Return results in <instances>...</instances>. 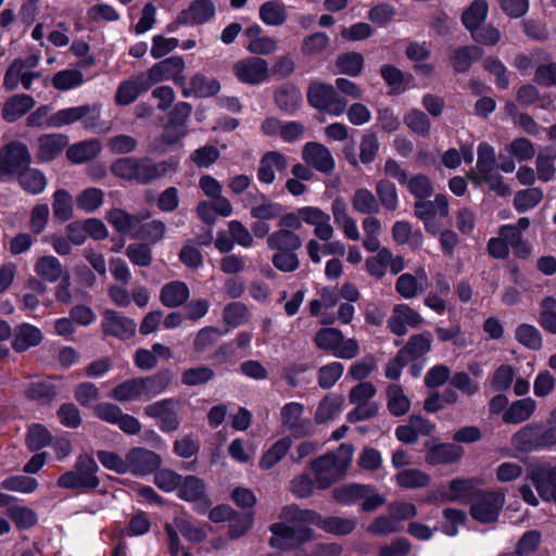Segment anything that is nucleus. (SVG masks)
Wrapping results in <instances>:
<instances>
[{
  "instance_id": "f257e3e1",
  "label": "nucleus",
  "mask_w": 556,
  "mask_h": 556,
  "mask_svg": "<svg viewBox=\"0 0 556 556\" xmlns=\"http://www.w3.org/2000/svg\"><path fill=\"white\" fill-rule=\"evenodd\" d=\"M311 525L334 535H346L355 529L356 521L338 516L323 518L315 510L301 509L295 504L286 505L279 513V521L269 527V545L280 551L298 548L313 539Z\"/></svg>"
},
{
  "instance_id": "f03ea898",
  "label": "nucleus",
  "mask_w": 556,
  "mask_h": 556,
  "mask_svg": "<svg viewBox=\"0 0 556 556\" xmlns=\"http://www.w3.org/2000/svg\"><path fill=\"white\" fill-rule=\"evenodd\" d=\"M48 105H41L34 111L27 118L28 126L48 128H62L80 122L87 130H94L100 126L102 105L99 103L83 104L61 109L49 115Z\"/></svg>"
},
{
  "instance_id": "7ed1b4c3",
  "label": "nucleus",
  "mask_w": 556,
  "mask_h": 556,
  "mask_svg": "<svg viewBox=\"0 0 556 556\" xmlns=\"http://www.w3.org/2000/svg\"><path fill=\"white\" fill-rule=\"evenodd\" d=\"M176 170V162H154L150 157H121L111 164V172L115 177L140 185L151 184Z\"/></svg>"
},
{
  "instance_id": "20e7f679",
  "label": "nucleus",
  "mask_w": 556,
  "mask_h": 556,
  "mask_svg": "<svg viewBox=\"0 0 556 556\" xmlns=\"http://www.w3.org/2000/svg\"><path fill=\"white\" fill-rule=\"evenodd\" d=\"M353 452L351 444H341L337 452L324 454L312 460L311 470L316 486L325 490L341 480L352 462Z\"/></svg>"
},
{
  "instance_id": "39448f33",
  "label": "nucleus",
  "mask_w": 556,
  "mask_h": 556,
  "mask_svg": "<svg viewBox=\"0 0 556 556\" xmlns=\"http://www.w3.org/2000/svg\"><path fill=\"white\" fill-rule=\"evenodd\" d=\"M169 371H160L144 378H131L114 387L109 396L117 402L150 400L161 394L170 383Z\"/></svg>"
},
{
  "instance_id": "423d86ee",
  "label": "nucleus",
  "mask_w": 556,
  "mask_h": 556,
  "mask_svg": "<svg viewBox=\"0 0 556 556\" xmlns=\"http://www.w3.org/2000/svg\"><path fill=\"white\" fill-rule=\"evenodd\" d=\"M278 222L279 229L289 231L299 230L305 223L313 227L315 237L321 241L331 240L334 236V228L331 225V217L317 206H303L295 212L281 214Z\"/></svg>"
},
{
  "instance_id": "0eeeda50",
  "label": "nucleus",
  "mask_w": 556,
  "mask_h": 556,
  "mask_svg": "<svg viewBox=\"0 0 556 556\" xmlns=\"http://www.w3.org/2000/svg\"><path fill=\"white\" fill-rule=\"evenodd\" d=\"M99 466L94 458L81 453L71 470L58 478V486L66 490H94L100 485Z\"/></svg>"
},
{
  "instance_id": "6e6552de",
  "label": "nucleus",
  "mask_w": 556,
  "mask_h": 556,
  "mask_svg": "<svg viewBox=\"0 0 556 556\" xmlns=\"http://www.w3.org/2000/svg\"><path fill=\"white\" fill-rule=\"evenodd\" d=\"M315 346L341 359H352L359 354L358 341L345 338L341 330L332 327L319 329L313 339Z\"/></svg>"
},
{
  "instance_id": "1a4fd4ad",
  "label": "nucleus",
  "mask_w": 556,
  "mask_h": 556,
  "mask_svg": "<svg viewBox=\"0 0 556 556\" xmlns=\"http://www.w3.org/2000/svg\"><path fill=\"white\" fill-rule=\"evenodd\" d=\"M306 96L311 106L331 116H340L346 110L348 102L338 94L332 85L313 81L307 88Z\"/></svg>"
},
{
  "instance_id": "9d476101",
  "label": "nucleus",
  "mask_w": 556,
  "mask_h": 556,
  "mask_svg": "<svg viewBox=\"0 0 556 556\" xmlns=\"http://www.w3.org/2000/svg\"><path fill=\"white\" fill-rule=\"evenodd\" d=\"M39 60L37 54H30L25 59H15L4 74L3 87L12 91L22 84L26 90H29L33 80L40 77V73L34 71L38 66Z\"/></svg>"
},
{
  "instance_id": "9b49d317",
  "label": "nucleus",
  "mask_w": 556,
  "mask_h": 556,
  "mask_svg": "<svg viewBox=\"0 0 556 556\" xmlns=\"http://www.w3.org/2000/svg\"><path fill=\"white\" fill-rule=\"evenodd\" d=\"M505 504V494L502 491H481L471 500L470 515L482 523L497 521Z\"/></svg>"
},
{
  "instance_id": "f8f14e48",
  "label": "nucleus",
  "mask_w": 556,
  "mask_h": 556,
  "mask_svg": "<svg viewBox=\"0 0 556 556\" xmlns=\"http://www.w3.org/2000/svg\"><path fill=\"white\" fill-rule=\"evenodd\" d=\"M30 163V154L25 143L12 141L0 150V181L15 175Z\"/></svg>"
},
{
  "instance_id": "ddd939ff",
  "label": "nucleus",
  "mask_w": 556,
  "mask_h": 556,
  "mask_svg": "<svg viewBox=\"0 0 556 556\" xmlns=\"http://www.w3.org/2000/svg\"><path fill=\"white\" fill-rule=\"evenodd\" d=\"M232 73L242 84L260 85L269 77V65L260 56H248L233 63Z\"/></svg>"
},
{
  "instance_id": "4468645a",
  "label": "nucleus",
  "mask_w": 556,
  "mask_h": 556,
  "mask_svg": "<svg viewBox=\"0 0 556 556\" xmlns=\"http://www.w3.org/2000/svg\"><path fill=\"white\" fill-rule=\"evenodd\" d=\"M185 61L180 56H170L154 64L148 72L143 73L150 86L163 81L173 80L177 86L184 87L186 77L184 75Z\"/></svg>"
},
{
  "instance_id": "2eb2a0df",
  "label": "nucleus",
  "mask_w": 556,
  "mask_h": 556,
  "mask_svg": "<svg viewBox=\"0 0 556 556\" xmlns=\"http://www.w3.org/2000/svg\"><path fill=\"white\" fill-rule=\"evenodd\" d=\"M179 402L175 399H164L151 403L144 407L148 417L157 420V426L163 432L176 431L180 426L178 417Z\"/></svg>"
},
{
  "instance_id": "dca6fc26",
  "label": "nucleus",
  "mask_w": 556,
  "mask_h": 556,
  "mask_svg": "<svg viewBox=\"0 0 556 556\" xmlns=\"http://www.w3.org/2000/svg\"><path fill=\"white\" fill-rule=\"evenodd\" d=\"M425 324L424 317L408 304H395L392 308L391 315L387 320V328L393 334L403 337L408 332V329H417Z\"/></svg>"
},
{
  "instance_id": "f3484780",
  "label": "nucleus",
  "mask_w": 556,
  "mask_h": 556,
  "mask_svg": "<svg viewBox=\"0 0 556 556\" xmlns=\"http://www.w3.org/2000/svg\"><path fill=\"white\" fill-rule=\"evenodd\" d=\"M245 208L250 210L251 217L257 220H273L281 216L283 207L258 190L249 191L242 198Z\"/></svg>"
},
{
  "instance_id": "a211bd4d",
  "label": "nucleus",
  "mask_w": 556,
  "mask_h": 556,
  "mask_svg": "<svg viewBox=\"0 0 556 556\" xmlns=\"http://www.w3.org/2000/svg\"><path fill=\"white\" fill-rule=\"evenodd\" d=\"M540 497L556 503V466L551 464L532 465L527 472Z\"/></svg>"
},
{
  "instance_id": "6ab92c4d",
  "label": "nucleus",
  "mask_w": 556,
  "mask_h": 556,
  "mask_svg": "<svg viewBox=\"0 0 556 556\" xmlns=\"http://www.w3.org/2000/svg\"><path fill=\"white\" fill-rule=\"evenodd\" d=\"M101 327L105 334L121 340L131 338L137 330V324L134 319L113 309H105L103 312Z\"/></svg>"
},
{
  "instance_id": "aec40b11",
  "label": "nucleus",
  "mask_w": 556,
  "mask_h": 556,
  "mask_svg": "<svg viewBox=\"0 0 556 556\" xmlns=\"http://www.w3.org/2000/svg\"><path fill=\"white\" fill-rule=\"evenodd\" d=\"M303 412L304 406L298 402H290L280 410L282 426L296 438L305 437L312 431L309 419L302 417Z\"/></svg>"
},
{
  "instance_id": "412c9836",
  "label": "nucleus",
  "mask_w": 556,
  "mask_h": 556,
  "mask_svg": "<svg viewBox=\"0 0 556 556\" xmlns=\"http://www.w3.org/2000/svg\"><path fill=\"white\" fill-rule=\"evenodd\" d=\"M302 159L308 166L324 174L331 173L336 166L330 150L326 146L315 141L304 144Z\"/></svg>"
},
{
  "instance_id": "4be33fe9",
  "label": "nucleus",
  "mask_w": 556,
  "mask_h": 556,
  "mask_svg": "<svg viewBox=\"0 0 556 556\" xmlns=\"http://www.w3.org/2000/svg\"><path fill=\"white\" fill-rule=\"evenodd\" d=\"M161 462L160 455L143 447H134L126 454L128 472L134 475H148L157 469Z\"/></svg>"
},
{
  "instance_id": "5701e85b",
  "label": "nucleus",
  "mask_w": 556,
  "mask_h": 556,
  "mask_svg": "<svg viewBox=\"0 0 556 556\" xmlns=\"http://www.w3.org/2000/svg\"><path fill=\"white\" fill-rule=\"evenodd\" d=\"M179 497L188 502H198V509L205 511L211 502L206 496L205 483L197 476H186L179 485Z\"/></svg>"
},
{
  "instance_id": "b1692460",
  "label": "nucleus",
  "mask_w": 556,
  "mask_h": 556,
  "mask_svg": "<svg viewBox=\"0 0 556 556\" xmlns=\"http://www.w3.org/2000/svg\"><path fill=\"white\" fill-rule=\"evenodd\" d=\"M151 88L143 73L123 80L115 93V102L118 105H128L138 97Z\"/></svg>"
},
{
  "instance_id": "393cba45",
  "label": "nucleus",
  "mask_w": 556,
  "mask_h": 556,
  "mask_svg": "<svg viewBox=\"0 0 556 556\" xmlns=\"http://www.w3.org/2000/svg\"><path fill=\"white\" fill-rule=\"evenodd\" d=\"M495 173H497L495 150L488 142H481L477 150L476 170L471 169L467 177L475 182Z\"/></svg>"
},
{
  "instance_id": "a878e982",
  "label": "nucleus",
  "mask_w": 556,
  "mask_h": 556,
  "mask_svg": "<svg viewBox=\"0 0 556 556\" xmlns=\"http://www.w3.org/2000/svg\"><path fill=\"white\" fill-rule=\"evenodd\" d=\"M215 12L216 8L212 0H194L178 14L177 21L180 24H204L214 17Z\"/></svg>"
},
{
  "instance_id": "bb28decb",
  "label": "nucleus",
  "mask_w": 556,
  "mask_h": 556,
  "mask_svg": "<svg viewBox=\"0 0 556 556\" xmlns=\"http://www.w3.org/2000/svg\"><path fill=\"white\" fill-rule=\"evenodd\" d=\"M481 484L478 479L457 478L450 482L448 489L441 493V498L448 502L470 503L477 494L476 489Z\"/></svg>"
},
{
  "instance_id": "cd10ccee",
  "label": "nucleus",
  "mask_w": 556,
  "mask_h": 556,
  "mask_svg": "<svg viewBox=\"0 0 556 556\" xmlns=\"http://www.w3.org/2000/svg\"><path fill=\"white\" fill-rule=\"evenodd\" d=\"M248 38L247 50L255 55H267L277 51V40L270 36L264 35L258 25H252L244 31Z\"/></svg>"
},
{
  "instance_id": "c85d7f7f",
  "label": "nucleus",
  "mask_w": 556,
  "mask_h": 556,
  "mask_svg": "<svg viewBox=\"0 0 556 556\" xmlns=\"http://www.w3.org/2000/svg\"><path fill=\"white\" fill-rule=\"evenodd\" d=\"M464 455V448L454 443H438L429 447L426 462L429 465H448L458 462Z\"/></svg>"
},
{
  "instance_id": "c756f323",
  "label": "nucleus",
  "mask_w": 556,
  "mask_h": 556,
  "mask_svg": "<svg viewBox=\"0 0 556 556\" xmlns=\"http://www.w3.org/2000/svg\"><path fill=\"white\" fill-rule=\"evenodd\" d=\"M287 159L277 151H270L263 155L257 169V178L261 182L270 185L275 181L276 173L287 169Z\"/></svg>"
},
{
  "instance_id": "7c9ffc66",
  "label": "nucleus",
  "mask_w": 556,
  "mask_h": 556,
  "mask_svg": "<svg viewBox=\"0 0 556 556\" xmlns=\"http://www.w3.org/2000/svg\"><path fill=\"white\" fill-rule=\"evenodd\" d=\"M37 157L42 162L54 160L68 144V137L63 134H48L38 138Z\"/></svg>"
},
{
  "instance_id": "2f4dec72",
  "label": "nucleus",
  "mask_w": 556,
  "mask_h": 556,
  "mask_svg": "<svg viewBox=\"0 0 556 556\" xmlns=\"http://www.w3.org/2000/svg\"><path fill=\"white\" fill-rule=\"evenodd\" d=\"M101 151V141L97 138H91L70 146L66 150V156L74 164H83L96 159Z\"/></svg>"
},
{
  "instance_id": "473e14b6",
  "label": "nucleus",
  "mask_w": 556,
  "mask_h": 556,
  "mask_svg": "<svg viewBox=\"0 0 556 556\" xmlns=\"http://www.w3.org/2000/svg\"><path fill=\"white\" fill-rule=\"evenodd\" d=\"M266 245L273 251H298L302 248L303 241L294 231L278 228L268 235Z\"/></svg>"
},
{
  "instance_id": "72a5a7b5",
  "label": "nucleus",
  "mask_w": 556,
  "mask_h": 556,
  "mask_svg": "<svg viewBox=\"0 0 556 556\" xmlns=\"http://www.w3.org/2000/svg\"><path fill=\"white\" fill-rule=\"evenodd\" d=\"M108 222L122 235L136 233L142 222L139 215H131L122 208H112L106 214Z\"/></svg>"
},
{
  "instance_id": "f704fd0d",
  "label": "nucleus",
  "mask_w": 556,
  "mask_h": 556,
  "mask_svg": "<svg viewBox=\"0 0 556 556\" xmlns=\"http://www.w3.org/2000/svg\"><path fill=\"white\" fill-rule=\"evenodd\" d=\"M35 101L28 94H15L10 97L3 105L2 118L9 123H13L25 115L33 106Z\"/></svg>"
},
{
  "instance_id": "c9c22d12",
  "label": "nucleus",
  "mask_w": 556,
  "mask_h": 556,
  "mask_svg": "<svg viewBox=\"0 0 556 556\" xmlns=\"http://www.w3.org/2000/svg\"><path fill=\"white\" fill-rule=\"evenodd\" d=\"M432 341L433 338L429 331L413 334L400 352L408 362L415 361L425 356L431 350Z\"/></svg>"
},
{
  "instance_id": "e433bc0d",
  "label": "nucleus",
  "mask_w": 556,
  "mask_h": 556,
  "mask_svg": "<svg viewBox=\"0 0 556 556\" xmlns=\"http://www.w3.org/2000/svg\"><path fill=\"white\" fill-rule=\"evenodd\" d=\"M220 84L216 78H210L203 74H195L190 79V88H182L184 97H199L206 98L218 93Z\"/></svg>"
},
{
  "instance_id": "4c0bfd02",
  "label": "nucleus",
  "mask_w": 556,
  "mask_h": 556,
  "mask_svg": "<svg viewBox=\"0 0 556 556\" xmlns=\"http://www.w3.org/2000/svg\"><path fill=\"white\" fill-rule=\"evenodd\" d=\"M190 296L188 286L182 281H172L165 283L160 292V301L166 307H178L182 305Z\"/></svg>"
},
{
  "instance_id": "58836bf2",
  "label": "nucleus",
  "mask_w": 556,
  "mask_h": 556,
  "mask_svg": "<svg viewBox=\"0 0 556 556\" xmlns=\"http://www.w3.org/2000/svg\"><path fill=\"white\" fill-rule=\"evenodd\" d=\"M536 409V402L532 397L515 401L503 414L505 424H520L528 420Z\"/></svg>"
},
{
  "instance_id": "ea45409f",
  "label": "nucleus",
  "mask_w": 556,
  "mask_h": 556,
  "mask_svg": "<svg viewBox=\"0 0 556 556\" xmlns=\"http://www.w3.org/2000/svg\"><path fill=\"white\" fill-rule=\"evenodd\" d=\"M35 273L48 282H55L62 279L66 271H64L61 262L53 255L40 256L35 265Z\"/></svg>"
},
{
  "instance_id": "a19ab883",
  "label": "nucleus",
  "mask_w": 556,
  "mask_h": 556,
  "mask_svg": "<svg viewBox=\"0 0 556 556\" xmlns=\"http://www.w3.org/2000/svg\"><path fill=\"white\" fill-rule=\"evenodd\" d=\"M292 440L283 437L266 450L260 458L258 466L262 470H269L275 467L289 452Z\"/></svg>"
},
{
  "instance_id": "79ce46f5",
  "label": "nucleus",
  "mask_w": 556,
  "mask_h": 556,
  "mask_svg": "<svg viewBox=\"0 0 556 556\" xmlns=\"http://www.w3.org/2000/svg\"><path fill=\"white\" fill-rule=\"evenodd\" d=\"M260 20L268 26H281L288 18L287 9L279 0H269L260 7Z\"/></svg>"
},
{
  "instance_id": "37998d69",
  "label": "nucleus",
  "mask_w": 556,
  "mask_h": 556,
  "mask_svg": "<svg viewBox=\"0 0 556 556\" xmlns=\"http://www.w3.org/2000/svg\"><path fill=\"white\" fill-rule=\"evenodd\" d=\"M42 341V333L37 327L23 324L15 331L13 349L16 352H24L31 346L38 345Z\"/></svg>"
},
{
  "instance_id": "c03bdc74",
  "label": "nucleus",
  "mask_w": 556,
  "mask_h": 556,
  "mask_svg": "<svg viewBox=\"0 0 556 556\" xmlns=\"http://www.w3.org/2000/svg\"><path fill=\"white\" fill-rule=\"evenodd\" d=\"M387 407L391 415L403 416L410 409V400L400 384H390L386 391Z\"/></svg>"
},
{
  "instance_id": "a18cd8bd",
  "label": "nucleus",
  "mask_w": 556,
  "mask_h": 556,
  "mask_svg": "<svg viewBox=\"0 0 556 556\" xmlns=\"http://www.w3.org/2000/svg\"><path fill=\"white\" fill-rule=\"evenodd\" d=\"M351 203L354 211L359 214L374 215L380 211L376 195L367 188L356 189L351 199Z\"/></svg>"
},
{
  "instance_id": "49530a36",
  "label": "nucleus",
  "mask_w": 556,
  "mask_h": 556,
  "mask_svg": "<svg viewBox=\"0 0 556 556\" xmlns=\"http://www.w3.org/2000/svg\"><path fill=\"white\" fill-rule=\"evenodd\" d=\"M414 212L416 217H446L448 215V202L445 195L438 194L433 201H417L414 204Z\"/></svg>"
},
{
  "instance_id": "de8ad7c7",
  "label": "nucleus",
  "mask_w": 556,
  "mask_h": 556,
  "mask_svg": "<svg viewBox=\"0 0 556 556\" xmlns=\"http://www.w3.org/2000/svg\"><path fill=\"white\" fill-rule=\"evenodd\" d=\"M275 102L285 112H295L302 102L300 90L293 85H285L275 92Z\"/></svg>"
},
{
  "instance_id": "09e8293b",
  "label": "nucleus",
  "mask_w": 556,
  "mask_h": 556,
  "mask_svg": "<svg viewBox=\"0 0 556 556\" xmlns=\"http://www.w3.org/2000/svg\"><path fill=\"white\" fill-rule=\"evenodd\" d=\"M367 491L366 484L346 483L333 489L332 498L341 505L349 506L361 501Z\"/></svg>"
},
{
  "instance_id": "8fccbe9b",
  "label": "nucleus",
  "mask_w": 556,
  "mask_h": 556,
  "mask_svg": "<svg viewBox=\"0 0 556 556\" xmlns=\"http://www.w3.org/2000/svg\"><path fill=\"white\" fill-rule=\"evenodd\" d=\"M21 187L28 193L39 194L47 186V179L43 173L36 168L26 167L18 173Z\"/></svg>"
},
{
  "instance_id": "3c124183",
  "label": "nucleus",
  "mask_w": 556,
  "mask_h": 556,
  "mask_svg": "<svg viewBox=\"0 0 556 556\" xmlns=\"http://www.w3.org/2000/svg\"><path fill=\"white\" fill-rule=\"evenodd\" d=\"M336 67L341 74L352 77L359 76L364 67V58L355 51L342 53L336 60Z\"/></svg>"
},
{
  "instance_id": "603ef678",
  "label": "nucleus",
  "mask_w": 556,
  "mask_h": 556,
  "mask_svg": "<svg viewBox=\"0 0 556 556\" xmlns=\"http://www.w3.org/2000/svg\"><path fill=\"white\" fill-rule=\"evenodd\" d=\"M488 15V4L484 0H476L463 13L462 21L465 27L473 33L484 22Z\"/></svg>"
},
{
  "instance_id": "864d4df0",
  "label": "nucleus",
  "mask_w": 556,
  "mask_h": 556,
  "mask_svg": "<svg viewBox=\"0 0 556 556\" xmlns=\"http://www.w3.org/2000/svg\"><path fill=\"white\" fill-rule=\"evenodd\" d=\"M396 484L404 489H419L427 486L431 478L419 469H402L395 475Z\"/></svg>"
},
{
  "instance_id": "5fc2aeb1",
  "label": "nucleus",
  "mask_w": 556,
  "mask_h": 556,
  "mask_svg": "<svg viewBox=\"0 0 556 556\" xmlns=\"http://www.w3.org/2000/svg\"><path fill=\"white\" fill-rule=\"evenodd\" d=\"M539 306V325L545 331L556 334V299L554 296H545L541 300Z\"/></svg>"
},
{
  "instance_id": "6e6d98bb",
  "label": "nucleus",
  "mask_w": 556,
  "mask_h": 556,
  "mask_svg": "<svg viewBox=\"0 0 556 556\" xmlns=\"http://www.w3.org/2000/svg\"><path fill=\"white\" fill-rule=\"evenodd\" d=\"M376 193L379 205L388 211H395L399 206V195L395 185L389 179H380L376 184Z\"/></svg>"
},
{
  "instance_id": "4d7b16f0",
  "label": "nucleus",
  "mask_w": 556,
  "mask_h": 556,
  "mask_svg": "<svg viewBox=\"0 0 556 556\" xmlns=\"http://www.w3.org/2000/svg\"><path fill=\"white\" fill-rule=\"evenodd\" d=\"M330 38L326 33L317 31L306 36L301 43V52L305 56H316L327 50Z\"/></svg>"
},
{
  "instance_id": "13d9d810",
  "label": "nucleus",
  "mask_w": 556,
  "mask_h": 556,
  "mask_svg": "<svg viewBox=\"0 0 556 556\" xmlns=\"http://www.w3.org/2000/svg\"><path fill=\"white\" fill-rule=\"evenodd\" d=\"M403 122L407 128L420 137H427L430 132L431 122L429 117L420 110H409L404 115Z\"/></svg>"
},
{
  "instance_id": "bf43d9fd",
  "label": "nucleus",
  "mask_w": 556,
  "mask_h": 556,
  "mask_svg": "<svg viewBox=\"0 0 556 556\" xmlns=\"http://www.w3.org/2000/svg\"><path fill=\"white\" fill-rule=\"evenodd\" d=\"M516 340L526 348L538 351L542 348L543 339L540 330L529 324H521L515 333Z\"/></svg>"
},
{
  "instance_id": "052dcab7",
  "label": "nucleus",
  "mask_w": 556,
  "mask_h": 556,
  "mask_svg": "<svg viewBox=\"0 0 556 556\" xmlns=\"http://www.w3.org/2000/svg\"><path fill=\"white\" fill-rule=\"evenodd\" d=\"M543 199V190L538 187L519 190L514 197V206L518 212L535 207Z\"/></svg>"
},
{
  "instance_id": "680f3d73",
  "label": "nucleus",
  "mask_w": 556,
  "mask_h": 556,
  "mask_svg": "<svg viewBox=\"0 0 556 556\" xmlns=\"http://www.w3.org/2000/svg\"><path fill=\"white\" fill-rule=\"evenodd\" d=\"M104 200V192L99 188H87L76 198V205L85 213H92L98 210Z\"/></svg>"
},
{
  "instance_id": "e2e57ef3",
  "label": "nucleus",
  "mask_w": 556,
  "mask_h": 556,
  "mask_svg": "<svg viewBox=\"0 0 556 556\" xmlns=\"http://www.w3.org/2000/svg\"><path fill=\"white\" fill-rule=\"evenodd\" d=\"M52 210L54 217L62 222L73 216V198L65 189H58L53 193Z\"/></svg>"
},
{
  "instance_id": "0e129e2a",
  "label": "nucleus",
  "mask_w": 556,
  "mask_h": 556,
  "mask_svg": "<svg viewBox=\"0 0 556 556\" xmlns=\"http://www.w3.org/2000/svg\"><path fill=\"white\" fill-rule=\"evenodd\" d=\"M344 366L340 362H331L318 369L317 381L321 389H330L342 377Z\"/></svg>"
},
{
  "instance_id": "69168bd1",
  "label": "nucleus",
  "mask_w": 556,
  "mask_h": 556,
  "mask_svg": "<svg viewBox=\"0 0 556 556\" xmlns=\"http://www.w3.org/2000/svg\"><path fill=\"white\" fill-rule=\"evenodd\" d=\"M556 157V151L546 150L541 151L535 161L538 179L547 182L551 181L556 174L554 160Z\"/></svg>"
},
{
  "instance_id": "338daca9",
  "label": "nucleus",
  "mask_w": 556,
  "mask_h": 556,
  "mask_svg": "<svg viewBox=\"0 0 556 556\" xmlns=\"http://www.w3.org/2000/svg\"><path fill=\"white\" fill-rule=\"evenodd\" d=\"M424 290L425 286L419 283L417 277L409 273L400 275L395 281V291L406 300L416 298Z\"/></svg>"
},
{
  "instance_id": "774afa93",
  "label": "nucleus",
  "mask_w": 556,
  "mask_h": 556,
  "mask_svg": "<svg viewBox=\"0 0 556 556\" xmlns=\"http://www.w3.org/2000/svg\"><path fill=\"white\" fill-rule=\"evenodd\" d=\"M52 435L50 431L39 424H33L28 427L26 435V445L30 451H38L50 444Z\"/></svg>"
}]
</instances>
